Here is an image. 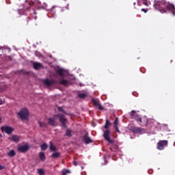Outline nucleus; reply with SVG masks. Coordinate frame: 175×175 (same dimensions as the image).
<instances>
[{
	"instance_id": "obj_17",
	"label": "nucleus",
	"mask_w": 175,
	"mask_h": 175,
	"mask_svg": "<svg viewBox=\"0 0 175 175\" xmlns=\"http://www.w3.org/2000/svg\"><path fill=\"white\" fill-rule=\"evenodd\" d=\"M8 157H14L16 155V152L14 150H10L8 153Z\"/></svg>"
},
{
	"instance_id": "obj_5",
	"label": "nucleus",
	"mask_w": 175,
	"mask_h": 175,
	"mask_svg": "<svg viewBox=\"0 0 175 175\" xmlns=\"http://www.w3.org/2000/svg\"><path fill=\"white\" fill-rule=\"evenodd\" d=\"M168 142L167 140H161L157 143V150H165V147H167Z\"/></svg>"
},
{
	"instance_id": "obj_7",
	"label": "nucleus",
	"mask_w": 175,
	"mask_h": 175,
	"mask_svg": "<svg viewBox=\"0 0 175 175\" xmlns=\"http://www.w3.org/2000/svg\"><path fill=\"white\" fill-rule=\"evenodd\" d=\"M1 131L3 132H5V133H8V135L12 134L13 131H14L11 126H4L1 128Z\"/></svg>"
},
{
	"instance_id": "obj_22",
	"label": "nucleus",
	"mask_w": 175,
	"mask_h": 175,
	"mask_svg": "<svg viewBox=\"0 0 175 175\" xmlns=\"http://www.w3.org/2000/svg\"><path fill=\"white\" fill-rule=\"evenodd\" d=\"M57 73L59 75V76H64V70H62V69H58L57 70Z\"/></svg>"
},
{
	"instance_id": "obj_25",
	"label": "nucleus",
	"mask_w": 175,
	"mask_h": 175,
	"mask_svg": "<svg viewBox=\"0 0 175 175\" xmlns=\"http://www.w3.org/2000/svg\"><path fill=\"white\" fill-rule=\"evenodd\" d=\"M41 149L42 150V151H44L47 149V144H43L42 146H41Z\"/></svg>"
},
{
	"instance_id": "obj_36",
	"label": "nucleus",
	"mask_w": 175,
	"mask_h": 175,
	"mask_svg": "<svg viewBox=\"0 0 175 175\" xmlns=\"http://www.w3.org/2000/svg\"><path fill=\"white\" fill-rule=\"evenodd\" d=\"M0 137H2V135L0 134Z\"/></svg>"
},
{
	"instance_id": "obj_10",
	"label": "nucleus",
	"mask_w": 175,
	"mask_h": 175,
	"mask_svg": "<svg viewBox=\"0 0 175 175\" xmlns=\"http://www.w3.org/2000/svg\"><path fill=\"white\" fill-rule=\"evenodd\" d=\"M43 83L47 87H51V85H53V84H54V81L50 79H45L43 81Z\"/></svg>"
},
{
	"instance_id": "obj_18",
	"label": "nucleus",
	"mask_w": 175,
	"mask_h": 175,
	"mask_svg": "<svg viewBox=\"0 0 175 175\" xmlns=\"http://www.w3.org/2000/svg\"><path fill=\"white\" fill-rule=\"evenodd\" d=\"M50 150L51 151H57V148L51 142Z\"/></svg>"
},
{
	"instance_id": "obj_19",
	"label": "nucleus",
	"mask_w": 175,
	"mask_h": 175,
	"mask_svg": "<svg viewBox=\"0 0 175 175\" xmlns=\"http://www.w3.org/2000/svg\"><path fill=\"white\" fill-rule=\"evenodd\" d=\"M60 155H61V153H59V152H54L52 154V157H53V158H59Z\"/></svg>"
},
{
	"instance_id": "obj_29",
	"label": "nucleus",
	"mask_w": 175,
	"mask_h": 175,
	"mask_svg": "<svg viewBox=\"0 0 175 175\" xmlns=\"http://www.w3.org/2000/svg\"><path fill=\"white\" fill-rule=\"evenodd\" d=\"M142 12H144V13H147V12H148V10L142 8Z\"/></svg>"
},
{
	"instance_id": "obj_3",
	"label": "nucleus",
	"mask_w": 175,
	"mask_h": 175,
	"mask_svg": "<svg viewBox=\"0 0 175 175\" xmlns=\"http://www.w3.org/2000/svg\"><path fill=\"white\" fill-rule=\"evenodd\" d=\"M130 114L133 118H135V120L137 121L139 125H142V126L147 125V119L146 118H140V116L136 113V111H132Z\"/></svg>"
},
{
	"instance_id": "obj_13",
	"label": "nucleus",
	"mask_w": 175,
	"mask_h": 175,
	"mask_svg": "<svg viewBox=\"0 0 175 175\" xmlns=\"http://www.w3.org/2000/svg\"><path fill=\"white\" fill-rule=\"evenodd\" d=\"M66 136H68L69 137H70V136L73 135V131L68 129L66 130Z\"/></svg>"
},
{
	"instance_id": "obj_27",
	"label": "nucleus",
	"mask_w": 175,
	"mask_h": 175,
	"mask_svg": "<svg viewBox=\"0 0 175 175\" xmlns=\"http://www.w3.org/2000/svg\"><path fill=\"white\" fill-rule=\"evenodd\" d=\"M38 174L40 175H44V170H43L42 169L38 170Z\"/></svg>"
},
{
	"instance_id": "obj_4",
	"label": "nucleus",
	"mask_w": 175,
	"mask_h": 175,
	"mask_svg": "<svg viewBox=\"0 0 175 175\" xmlns=\"http://www.w3.org/2000/svg\"><path fill=\"white\" fill-rule=\"evenodd\" d=\"M18 116L20 118L24 121L25 120H28V117L29 116V113L28 112V109L27 108L22 109L18 113Z\"/></svg>"
},
{
	"instance_id": "obj_24",
	"label": "nucleus",
	"mask_w": 175,
	"mask_h": 175,
	"mask_svg": "<svg viewBox=\"0 0 175 175\" xmlns=\"http://www.w3.org/2000/svg\"><path fill=\"white\" fill-rule=\"evenodd\" d=\"M60 84H63V85H68V84H69V81L66 80H62L60 81Z\"/></svg>"
},
{
	"instance_id": "obj_28",
	"label": "nucleus",
	"mask_w": 175,
	"mask_h": 175,
	"mask_svg": "<svg viewBox=\"0 0 175 175\" xmlns=\"http://www.w3.org/2000/svg\"><path fill=\"white\" fill-rule=\"evenodd\" d=\"M113 124H114V126H118V118H116Z\"/></svg>"
},
{
	"instance_id": "obj_2",
	"label": "nucleus",
	"mask_w": 175,
	"mask_h": 175,
	"mask_svg": "<svg viewBox=\"0 0 175 175\" xmlns=\"http://www.w3.org/2000/svg\"><path fill=\"white\" fill-rule=\"evenodd\" d=\"M59 120L60 122H62L63 126H66V119L65 116L62 114H57L53 118H51L49 119V125L55 126L57 125V120Z\"/></svg>"
},
{
	"instance_id": "obj_15",
	"label": "nucleus",
	"mask_w": 175,
	"mask_h": 175,
	"mask_svg": "<svg viewBox=\"0 0 175 175\" xmlns=\"http://www.w3.org/2000/svg\"><path fill=\"white\" fill-rule=\"evenodd\" d=\"M142 3L144 5H145V6H150V5H151V3H150V1H148V0H141Z\"/></svg>"
},
{
	"instance_id": "obj_35",
	"label": "nucleus",
	"mask_w": 175,
	"mask_h": 175,
	"mask_svg": "<svg viewBox=\"0 0 175 175\" xmlns=\"http://www.w3.org/2000/svg\"><path fill=\"white\" fill-rule=\"evenodd\" d=\"M2 169H3V166L1 165L0 164V170H2Z\"/></svg>"
},
{
	"instance_id": "obj_14",
	"label": "nucleus",
	"mask_w": 175,
	"mask_h": 175,
	"mask_svg": "<svg viewBox=\"0 0 175 175\" xmlns=\"http://www.w3.org/2000/svg\"><path fill=\"white\" fill-rule=\"evenodd\" d=\"M39 157L41 161H44V159H46V156L44 155V152H40L39 154Z\"/></svg>"
},
{
	"instance_id": "obj_11",
	"label": "nucleus",
	"mask_w": 175,
	"mask_h": 175,
	"mask_svg": "<svg viewBox=\"0 0 175 175\" xmlns=\"http://www.w3.org/2000/svg\"><path fill=\"white\" fill-rule=\"evenodd\" d=\"M10 139L12 140V142L17 143L18 142H20V136L14 135L10 137Z\"/></svg>"
},
{
	"instance_id": "obj_6",
	"label": "nucleus",
	"mask_w": 175,
	"mask_h": 175,
	"mask_svg": "<svg viewBox=\"0 0 175 175\" xmlns=\"http://www.w3.org/2000/svg\"><path fill=\"white\" fill-rule=\"evenodd\" d=\"M103 136L105 140H107V142H108L109 144H113V143H114V140L110 138V131L109 130L104 131Z\"/></svg>"
},
{
	"instance_id": "obj_33",
	"label": "nucleus",
	"mask_w": 175,
	"mask_h": 175,
	"mask_svg": "<svg viewBox=\"0 0 175 175\" xmlns=\"http://www.w3.org/2000/svg\"><path fill=\"white\" fill-rule=\"evenodd\" d=\"M3 100H2V99H0V105H3Z\"/></svg>"
},
{
	"instance_id": "obj_26",
	"label": "nucleus",
	"mask_w": 175,
	"mask_h": 175,
	"mask_svg": "<svg viewBox=\"0 0 175 175\" xmlns=\"http://www.w3.org/2000/svg\"><path fill=\"white\" fill-rule=\"evenodd\" d=\"M85 96H87V94H79V97L81 98V99H84V98H85Z\"/></svg>"
},
{
	"instance_id": "obj_23",
	"label": "nucleus",
	"mask_w": 175,
	"mask_h": 175,
	"mask_svg": "<svg viewBox=\"0 0 175 175\" xmlns=\"http://www.w3.org/2000/svg\"><path fill=\"white\" fill-rule=\"evenodd\" d=\"M38 124L41 128H45V126H47V124L46 123L38 122Z\"/></svg>"
},
{
	"instance_id": "obj_16",
	"label": "nucleus",
	"mask_w": 175,
	"mask_h": 175,
	"mask_svg": "<svg viewBox=\"0 0 175 175\" xmlns=\"http://www.w3.org/2000/svg\"><path fill=\"white\" fill-rule=\"evenodd\" d=\"M33 68L34 69H39L40 68H42V64H40V63H34Z\"/></svg>"
},
{
	"instance_id": "obj_34",
	"label": "nucleus",
	"mask_w": 175,
	"mask_h": 175,
	"mask_svg": "<svg viewBox=\"0 0 175 175\" xmlns=\"http://www.w3.org/2000/svg\"><path fill=\"white\" fill-rule=\"evenodd\" d=\"M73 163H74L75 166H77V163L76 161H74Z\"/></svg>"
},
{
	"instance_id": "obj_9",
	"label": "nucleus",
	"mask_w": 175,
	"mask_h": 175,
	"mask_svg": "<svg viewBox=\"0 0 175 175\" xmlns=\"http://www.w3.org/2000/svg\"><path fill=\"white\" fill-rule=\"evenodd\" d=\"M92 102H93V105H94V106H96V107H98L99 110H103V107L100 105V103H99L98 100L93 99Z\"/></svg>"
},
{
	"instance_id": "obj_8",
	"label": "nucleus",
	"mask_w": 175,
	"mask_h": 175,
	"mask_svg": "<svg viewBox=\"0 0 175 175\" xmlns=\"http://www.w3.org/2000/svg\"><path fill=\"white\" fill-rule=\"evenodd\" d=\"M28 150H29V146H28V145L20 146L18 148V150L21 152H25V151H28Z\"/></svg>"
},
{
	"instance_id": "obj_37",
	"label": "nucleus",
	"mask_w": 175,
	"mask_h": 175,
	"mask_svg": "<svg viewBox=\"0 0 175 175\" xmlns=\"http://www.w3.org/2000/svg\"><path fill=\"white\" fill-rule=\"evenodd\" d=\"M28 20H31V18H28Z\"/></svg>"
},
{
	"instance_id": "obj_20",
	"label": "nucleus",
	"mask_w": 175,
	"mask_h": 175,
	"mask_svg": "<svg viewBox=\"0 0 175 175\" xmlns=\"http://www.w3.org/2000/svg\"><path fill=\"white\" fill-rule=\"evenodd\" d=\"M69 173H70V171L69 170H63L62 171V174L63 175L69 174Z\"/></svg>"
},
{
	"instance_id": "obj_12",
	"label": "nucleus",
	"mask_w": 175,
	"mask_h": 175,
	"mask_svg": "<svg viewBox=\"0 0 175 175\" xmlns=\"http://www.w3.org/2000/svg\"><path fill=\"white\" fill-rule=\"evenodd\" d=\"M83 140L86 143V144H88L90 143H92V139H91V138L88 137L86 135L83 137Z\"/></svg>"
},
{
	"instance_id": "obj_1",
	"label": "nucleus",
	"mask_w": 175,
	"mask_h": 175,
	"mask_svg": "<svg viewBox=\"0 0 175 175\" xmlns=\"http://www.w3.org/2000/svg\"><path fill=\"white\" fill-rule=\"evenodd\" d=\"M154 8L156 10L160 12V13H172L173 16H175V7L174 5L166 0H155L154 3Z\"/></svg>"
},
{
	"instance_id": "obj_21",
	"label": "nucleus",
	"mask_w": 175,
	"mask_h": 175,
	"mask_svg": "<svg viewBox=\"0 0 175 175\" xmlns=\"http://www.w3.org/2000/svg\"><path fill=\"white\" fill-rule=\"evenodd\" d=\"M109 127H110V122L109 121V120H107L106 124H105L104 128H105V129H107Z\"/></svg>"
},
{
	"instance_id": "obj_32",
	"label": "nucleus",
	"mask_w": 175,
	"mask_h": 175,
	"mask_svg": "<svg viewBox=\"0 0 175 175\" xmlns=\"http://www.w3.org/2000/svg\"><path fill=\"white\" fill-rule=\"evenodd\" d=\"M58 110H59V111H64V109H62L61 107H58Z\"/></svg>"
},
{
	"instance_id": "obj_31",
	"label": "nucleus",
	"mask_w": 175,
	"mask_h": 175,
	"mask_svg": "<svg viewBox=\"0 0 175 175\" xmlns=\"http://www.w3.org/2000/svg\"><path fill=\"white\" fill-rule=\"evenodd\" d=\"M116 132H120V130L118 129V126H114Z\"/></svg>"
},
{
	"instance_id": "obj_30",
	"label": "nucleus",
	"mask_w": 175,
	"mask_h": 175,
	"mask_svg": "<svg viewBox=\"0 0 175 175\" xmlns=\"http://www.w3.org/2000/svg\"><path fill=\"white\" fill-rule=\"evenodd\" d=\"M134 131L139 133V132H140V129H139V128L135 129Z\"/></svg>"
}]
</instances>
